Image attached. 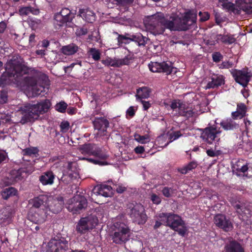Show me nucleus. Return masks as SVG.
Here are the masks:
<instances>
[{
    "instance_id": "c9c22d12",
    "label": "nucleus",
    "mask_w": 252,
    "mask_h": 252,
    "mask_svg": "<svg viewBox=\"0 0 252 252\" xmlns=\"http://www.w3.org/2000/svg\"><path fill=\"white\" fill-rule=\"evenodd\" d=\"M128 54L123 59H118L119 67L123 65H128L133 63L135 56L132 52L127 50Z\"/></svg>"
},
{
    "instance_id": "7ed1b4c3",
    "label": "nucleus",
    "mask_w": 252,
    "mask_h": 252,
    "mask_svg": "<svg viewBox=\"0 0 252 252\" xmlns=\"http://www.w3.org/2000/svg\"><path fill=\"white\" fill-rule=\"evenodd\" d=\"M28 66L19 62L9 63L6 65L5 72L0 77V84L3 87L6 85L10 78L18 81L20 78L29 72Z\"/></svg>"
},
{
    "instance_id": "338daca9",
    "label": "nucleus",
    "mask_w": 252,
    "mask_h": 252,
    "mask_svg": "<svg viewBox=\"0 0 252 252\" xmlns=\"http://www.w3.org/2000/svg\"><path fill=\"white\" fill-rule=\"evenodd\" d=\"M151 199L153 203L156 204H159L161 201L160 197L155 193L152 194Z\"/></svg>"
},
{
    "instance_id": "f3484780",
    "label": "nucleus",
    "mask_w": 252,
    "mask_h": 252,
    "mask_svg": "<svg viewBox=\"0 0 252 252\" xmlns=\"http://www.w3.org/2000/svg\"><path fill=\"white\" fill-rule=\"evenodd\" d=\"M231 73L237 83L244 87L247 86L251 78L248 72L242 70H234Z\"/></svg>"
},
{
    "instance_id": "9d476101",
    "label": "nucleus",
    "mask_w": 252,
    "mask_h": 252,
    "mask_svg": "<svg viewBox=\"0 0 252 252\" xmlns=\"http://www.w3.org/2000/svg\"><path fill=\"white\" fill-rule=\"evenodd\" d=\"M29 68V72L26 74H28L29 72L31 73V76H28L25 77L22 80V83L24 86L27 87H34L37 85V82L38 79H42L45 84H47L49 82L48 76L41 72L33 68H30L28 66Z\"/></svg>"
},
{
    "instance_id": "37998d69",
    "label": "nucleus",
    "mask_w": 252,
    "mask_h": 252,
    "mask_svg": "<svg viewBox=\"0 0 252 252\" xmlns=\"http://www.w3.org/2000/svg\"><path fill=\"white\" fill-rule=\"evenodd\" d=\"M101 63L106 66L119 67L118 59H112L108 58L105 60H102Z\"/></svg>"
},
{
    "instance_id": "f704fd0d",
    "label": "nucleus",
    "mask_w": 252,
    "mask_h": 252,
    "mask_svg": "<svg viewBox=\"0 0 252 252\" xmlns=\"http://www.w3.org/2000/svg\"><path fill=\"white\" fill-rule=\"evenodd\" d=\"M151 93V89L148 87L139 88L136 90V97L137 99H142L148 98Z\"/></svg>"
},
{
    "instance_id": "7c9ffc66",
    "label": "nucleus",
    "mask_w": 252,
    "mask_h": 252,
    "mask_svg": "<svg viewBox=\"0 0 252 252\" xmlns=\"http://www.w3.org/2000/svg\"><path fill=\"white\" fill-rule=\"evenodd\" d=\"M244 162V160L239 159L233 165L232 167L236 171L242 172L245 175L246 172L248 171H250L252 168L251 166L248 167L247 162Z\"/></svg>"
},
{
    "instance_id": "49530a36",
    "label": "nucleus",
    "mask_w": 252,
    "mask_h": 252,
    "mask_svg": "<svg viewBox=\"0 0 252 252\" xmlns=\"http://www.w3.org/2000/svg\"><path fill=\"white\" fill-rule=\"evenodd\" d=\"M134 139L141 144H145L149 142L150 139L147 135H140L135 134L134 135Z\"/></svg>"
},
{
    "instance_id": "bf43d9fd",
    "label": "nucleus",
    "mask_w": 252,
    "mask_h": 252,
    "mask_svg": "<svg viewBox=\"0 0 252 252\" xmlns=\"http://www.w3.org/2000/svg\"><path fill=\"white\" fill-rule=\"evenodd\" d=\"M218 66L219 68L220 69H228L233 66V63L232 62L225 61L219 64Z\"/></svg>"
},
{
    "instance_id": "4d7b16f0",
    "label": "nucleus",
    "mask_w": 252,
    "mask_h": 252,
    "mask_svg": "<svg viewBox=\"0 0 252 252\" xmlns=\"http://www.w3.org/2000/svg\"><path fill=\"white\" fill-rule=\"evenodd\" d=\"M182 135V134H181L180 131L178 130L172 132L169 135L170 142L177 139Z\"/></svg>"
},
{
    "instance_id": "0eeeda50",
    "label": "nucleus",
    "mask_w": 252,
    "mask_h": 252,
    "mask_svg": "<svg viewBox=\"0 0 252 252\" xmlns=\"http://www.w3.org/2000/svg\"><path fill=\"white\" fill-rule=\"evenodd\" d=\"M75 14L66 7H63L60 12L55 13L53 23L56 29H60L63 27H72V21L75 17Z\"/></svg>"
},
{
    "instance_id": "393cba45",
    "label": "nucleus",
    "mask_w": 252,
    "mask_h": 252,
    "mask_svg": "<svg viewBox=\"0 0 252 252\" xmlns=\"http://www.w3.org/2000/svg\"><path fill=\"white\" fill-rule=\"evenodd\" d=\"M220 126L226 131L238 129L239 125L231 119L222 120L220 124Z\"/></svg>"
},
{
    "instance_id": "a211bd4d",
    "label": "nucleus",
    "mask_w": 252,
    "mask_h": 252,
    "mask_svg": "<svg viewBox=\"0 0 252 252\" xmlns=\"http://www.w3.org/2000/svg\"><path fill=\"white\" fill-rule=\"evenodd\" d=\"M24 174H26L25 171L23 168L13 169L9 172L7 176L8 183L9 184L15 183L22 180L24 178Z\"/></svg>"
},
{
    "instance_id": "69168bd1",
    "label": "nucleus",
    "mask_w": 252,
    "mask_h": 252,
    "mask_svg": "<svg viewBox=\"0 0 252 252\" xmlns=\"http://www.w3.org/2000/svg\"><path fill=\"white\" fill-rule=\"evenodd\" d=\"M215 20L217 25L220 26L223 22V20L219 12H216L215 13Z\"/></svg>"
},
{
    "instance_id": "cd10ccee",
    "label": "nucleus",
    "mask_w": 252,
    "mask_h": 252,
    "mask_svg": "<svg viewBox=\"0 0 252 252\" xmlns=\"http://www.w3.org/2000/svg\"><path fill=\"white\" fill-rule=\"evenodd\" d=\"M34 220L32 221L35 223L40 224L44 222L47 217V208L38 210L33 215Z\"/></svg>"
},
{
    "instance_id": "20e7f679",
    "label": "nucleus",
    "mask_w": 252,
    "mask_h": 252,
    "mask_svg": "<svg viewBox=\"0 0 252 252\" xmlns=\"http://www.w3.org/2000/svg\"><path fill=\"white\" fill-rule=\"evenodd\" d=\"M160 218H164L165 226L177 232L178 234L184 237L188 231L185 221L178 215L173 213H161Z\"/></svg>"
},
{
    "instance_id": "79ce46f5",
    "label": "nucleus",
    "mask_w": 252,
    "mask_h": 252,
    "mask_svg": "<svg viewBox=\"0 0 252 252\" xmlns=\"http://www.w3.org/2000/svg\"><path fill=\"white\" fill-rule=\"evenodd\" d=\"M17 193L16 189L12 187H10L4 189L1 192V195L3 199H7L10 196L16 195Z\"/></svg>"
},
{
    "instance_id": "680f3d73",
    "label": "nucleus",
    "mask_w": 252,
    "mask_h": 252,
    "mask_svg": "<svg viewBox=\"0 0 252 252\" xmlns=\"http://www.w3.org/2000/svg\"><path fill=\"white\" fill-rule=\"evenodd\" d=\"M7 93L4 90L1 91L0 94V102L1 103H5L7 101Z\"/></svg>"
},
{
    "instance_id": "6e6d98bb",
    "label": "nucleus",
    "mask_w": 252,
    "mask_h": 252,
    "mask_svg": "<svg viewBox=\"0 0 252 252\" xmlns=\"http://www.w3.org/2000/svg\"><path fill=\"white\" fill-rule=\"evenodd\" d=\"M237 110H238L245 117L247 112V107L243 103H239L237 106Z\"/></svg>"
},
{
    "instance_id": "6e6552de",
    "label": "nucleus",
    "mask_w": 252,
    "mask_h": 252,
    "mask_svg": "<svg viewBox=\"0 0 252 252\" xmlns=\"http://www.w3.org/2000/svg\"><path fill=\"white\" fill-rule=\"evenodd\" d=\"M114 232L112 235L113 243L122 245L129 240L130 230L126 223L117 221L114 223Z\"/></svg>"
},
{
    "instance_id": "f257e3e1",
    "label": "nucleus",
    "mask_w": 252,
    "mask_h": 252,
    "mask_svg": "<svg viewBox=\"0 0 252 252\" xmlns=\"http://www.w3.org/2000/svg\"><path fill=\"white\" fill-rule=\"evenodd\" d=\"M51 105L49 99H46L37 104L27 103L20 108L23 123L31 122L37 119L40 115L47 112Z\"/></svg>"
},
{
    "instance_id": "3c124183",
    "label": "nucleus",
    "mask_w": 252,
    "mask_h": 252,
    "mask_svg": "<svg viewBox=\"0 0 252 252\" xmlns=\"http://www.w3.org/2000/svg\"><path fill=\"white\" fill-rule=\"evenodd\" d=\"M32 96L35 97L39 95H43L42 94L44 88L40 87V88H37V86H35L32 88Z\"/></svg>"
},
{
    "instance_id": "2eb2a0df",
    "label": "nucleus",
    "mask_w": 252,
    "mask_h": 252,
    "mask_svg": "<svg viewBox=\"0 0 252 252\" xmlns=\"http://www.w3.org/2000/svg\"><path fill=\"white\" fill-rule=\"evenodd\" d=\"M68 247V241L64 238L52 239L48 244L47 252H65Z\"/></svg>"
},
{
    "instance_id": "603ef678",
    "label": "nucleus",
    "mask_w": 252,
    "mask_h": 252,
    "mask_svg": "<svg viewBox=\"0 0 252 252\" xmlns=\"http://www.w3.org/2000/svg\"><path fill=\"white\" fill-rule=\"evenodd\" d=\"M212 60L215 63H219L223 59V56L220 52H215L212 55Z\"/></svg>"
},
{
    "instance_id": "aec40b11",
    "label": "nucleus",
    "mask_w": 252,
    "mask_h": 252,
    "mask_svg": "<svg viewBox=\"0 0 252 252\" xmlns=\"http://www.w3.org/2000/svg\"><path fill=\"white\" fill-rule=\"evenodd\" d=\"M56 175L53 172L49 170L44 172L39 176V181L44 186L52 185L54 183Z\"/></svg>"
},
{
    "instance_id": "0e129e2a",
    "label": "nucleus",
    "mask_w": 252,
    "mask_h": 252,
    "mask_svg": "<svg viewBox=\"0 0 252 252\" xmlns=\"http://www.w3.org/2000/svg\"><path fill=\"white\" fill-rule=\"evenodd\" d=\"M184 103H181L180 102L179 100H174L173 101L171 104H170V107L171 109L173 110H174L175 109L178 108V112H179L180 106H181V104H183Z\"/></svg>"
},
{
    "instance_id": "4468645a",
    "label": "nucleus",
    "mask_w": 252,
    "mask_h": 252,
    "mask_svg": "<svg viewBox=\"0 0 252 252\" xmlns=\"http://www.w3.org/2000/svg\"><path fill=\"white\" fill-rule=\"evenodd\" d=\"M149 68L153 72H163L166 75H169L172 73L175 74L177 72V68L172 66L171 63L163 62L161 63L151 62L149 64Z\"/></svg>"
},
{
    "instance_id": "9b49d317",
    "label": "nucleus",
    "mask_w": 252,
    "mask_h": 252,
    "mask_svg": "<svg viewBox=\"0 0 252 252\" xmlns=\"http://www.w3.org/2000/svg\"><path fill=\"white\" fill-rule=\"evenodd\" d=\"M97 223L98 219L95 216L90 215L87 217L81 218L76 225V230L78 233L85 234L94 229Z\"/></svg>"
},
{
    "instance_id": "a18cd8bd",
    "label": "nucleus",
    "mask_w": 252,
    "mask_h": 252,
    "mask_svg": "<svg viewBox=\"0 0 252 252\" xmlns=\"http://www.w3.org/2000/svg\"><path fill=\"white\" fill-rule=\"evenodd\" d=\"M22 152L24 156H31L37 154L38 150L36 147H30L23 150Z\"/></svg>"
},
{
    "instance_id": "b1692460",
    "label": "nucleus",
    "mask_w": 252,
    "mask_h": 252,
    "mask_svg": "<svg viewBox=\"0 0 252 252\" xmlns=\"http://www.w3.org/2000/svg\"><path fill=\"white\" fill-rule=\"evenodd\" d=\"M225 252H245L241 245L236 241H230L224 246Z\"/></svg>"
},
{
    "instance_id": "5fc2aeb1",
    "label": "nucleus",
    "mask_w": 252,
    "mask_h": 252,
    "mask_svg": "<svg viewBox=\"0 0 252 252\" xmlns=\"http://www.w3.org/2000/svg\"><path fill=\"white\" fill-rule=\"evenodd\" d=\"M198 15L200 17L199 21L201 22L207 21L209 19L210 16V14L208 12L200 11Z\"/></svg>"
},
{
    "instance_id": "c03bdc74",
    "label": "nucleus",
    "mask_w": 252,
    "mask_h": 252,
    "mask_svg": "<svg viewBox=\"0 0 252 252\" xmlns=\"http://www.w3.org/2000/svg\"><path fill=\"white\" fill-rule=\"evenodd\" d=\"M88 54L95 61H97L100 59L101 53L98 49L95 48H90L88 51Z\"/></svg>"
},
{
    "instance_id": "864d4df0",
    "label": "nucleus",
    "mask_w": 252,
    "mask_h": 252,
    "mask_svg": "<svg viewBox=\"0 0 252 252\" xmlns=\"http://www.w3.org/2000/svg\"><path fill=\"white\" fill-rule=\"evenodd\" d=\"M161 191L165 197H170L171 196V194L173 193V189L171 188L165 187L162 189Z\"/></svg>"
},
{
    "instance_id": "bb28decb",
    "label": "nucleus",
    "mask_w": 252,
    "mask_h": 252,
    "mask_svg": "<svg viewBox=\"0 0 252 252\" xmlns=\"http://www.w3.org/2000/svg\"><path fill=\"white\" fill-rule=\"evenodd\" d=\"M219 2L223 9L228 12H232L235 15L239 13V10L237 9V4L235 5L228 0H219Z\"/></svg>"
},
{
    "instance_id": "ea45409f",
    "label": "nucleus",
    "mask_w": 252,
    "mask_h": 252,
    "mask_svg": "<svg viewBox=\"0 0 252 252\" xmlns=\"http://www.w3.org/2000/svg\"><path fill=\"white\" fill-rule=\"evenodd\" d=\"M76 178V177H74L73 173L67 172L65 171H63L62 177L59 179V183H63L65 185L69 184L73 178Z\"/></svg>"
},
{
    "instance_id": "5701e85b",
    "label": "nucleus",
    "mask_w": 252,
    "mask_h": 252,
    "mask_svg": "<svg viewBox=\"0 0 252 252\" xmlns=\"http://www.w3.org/2000/svg\"><path fill=\"white\" fill-rule=\"evenodd\" d=\"M112 188L111 186L107 185H101L95 187L93 189L92 192L96 195H100L104 197H108L110 196Z\"/></svg>"
},
{
    "instance_id": "f03ea898",
    "label": "nucleus",
    "mask_w": 252,
    "mask_h": 252,
    "mask_svg": "<svg viewBox=\"0 0 252 252\" xmlns=\"http://www.w3.org/2000/svg\"><path fill=\"white\" fill-rule=\"evenodd\" d=\"M151 25L155 34H161L165 29L176 31V16H165L162 12H157L150 18Z\"/></svg>"
},
{
    "instance_id": "6ab92c4d",
    "label": "nucleus",
    "mask_w": 252,
    "mask_h": 252,
    "mask_svg": "<svg viewBox=\"0 0 252 252\" xmlns=\"http://www.w3.org/2000/svg\"><path fill=\"white\" fill-rule=\"evenodd\" d=\"M93 124L95 129L101 131L104 134L109 126V122L104 117H95Z\"/></svg>"
},
{
    "instance_id": "a878e982",
    "label": "nucleus",
    "mask_w": 252,
    "mask_h": 252,
    "mask_svg": "<svg viewBox=\"0 0 252 252\" xmlns=\"http://www.w3.org/2000/svg\"><path fill=\"white\" fill-rule=\"evenodd\" d=\"M48 197L45 195H40L37 197H34L31 200V203L32 204V206L36 208H39L42 207V208H46L45 206L44 203H46L47 201Z\"/></svg>"
},
{
    "instance_id": "ddd939ff",
    "label": "nucleus",
    "mask_w": 252,
    "mask_h": 252,
    "mask_svg": "<svg viewBox=\"0 0 252 252\" xmlns=\"http://www.w3.org/2000/svg\"><path fill=\"white\" fill-rule=\"evenodd\" d=\"M93 156L94 158H83L82 159L101 166L108 164L106 160L108 158L109 155L106 150H103L101 148L96 146Z\"/></svg>"
},
{
    "instance_id": "09e8293b",
    "label": "nucleus",
    "mask_w": 252,
    "mask_h": 252,
    "mask_svg": "<svg viewBox=\"0 0 252 252\" xmlns=\"http://www.w3.org/2000/svg\"><path fill=\"white\" fill-rule=\"evenodd\" d=\"M67 107V104L64 101H61L55 105V109L60 112L64 113Z\"/></svg>"
},
{
    "instance_id": "2f4dec72",
    "label": "nucleus",
    "mask_w": 252,
    "mask_h": 252,
    "mask_svg": "<svg viewBox=\"0 0 252 252\" xmlns=\"http://www.w3.org/2000/svg\"><path fill=\"white\" fill-rule=\"evenodd\" d=\"M148 40V38L141 33L129 35V40L137 43L138 46H145Z\"/></svg>"
},
{
    "instance_id": "a19ab883",
    "label": "nucleus",
    "mask_w": 252,
    "mask_h": 252,
    "mask_svg": "<svg viewBox=\"0 0 252 252\" xmlns=\"http://www.w3.org/2000/svg\"><path fill=\"white\" fill-rule=\"evenodd\" d=\"M234 208L236 210L237 213L242 217L250 215V210L244 205L237 204L234 206Z\"/></svg>"
},
{
    "instance_id": "1a4fd4ad",
    "label": "nucleus",
    "mask_w": 252,
    "mask_h": 252,
    "mask_svg": "<svg viewBox=\"0 0 252 252\" xmlns=\"http://www.w3.org/2000/svg\"><path fill=\"white\" fill-rule=\"evenodd\" d=\"M88 205V201L86 197L80 194H75L69 199L67 203V210L73 214L81 213Z\"/></svg>"
},
{
    "instance_id": "e433bc0d",
    "label": "nucleus",
    "mask_w": 252,
    "mask_h": 252,
    "mask_svg": "<svg viewBox=\"0 0 252 252\" xmlns=\"http://www.w3.org/2000/svg\"><path fill=\"white\" fill-rule=\"evenodd\" d=\"M78 47L74 43L64 46L62 48L63 53L66 55H72L78 51Z\"/></svg>"
},
{
    "instance_id": "052dcab7",
    "label": "nucleus",
    "mask_w": 252,
    "mask_h": 252,
    "mask_svg": "<svg viewBox=\"0 0 252 252\" xmlns=\"http://www.w3.org/2000/svg\"><path fill=\"white\" fill-rule=\"evenodd\" d=\"M60 127L61 131L66 132L69 128V123L67 121H63L60 125Z\"/></svg>"
},
{
    "instance_id": "774afa93",
    "label": "nucleus",
    "mask_w": 252,
    "mask_h": 252,
    "mask_svg": "<svg viewBox=\"0 0 252 252\" xmlns=\"http://www.w3.org/2000/svg\"><path fill=\"white\" fill-rule=\"evenodd\" d=\"M231 116H232V118H233V119H234V120H237L238 119H242L243 117H244V116L242 114V113H241L237 110L236 111L232 113Z\"/></svg>"
},
{
    "instance_id": "58836bf2",
    "label": "nucleus",
    "mask_w": 252,
    "mask_h": 252,
    "mask_svg": "<svg viewBox=\"0 0 252 252\" xmlns=\"http://www.w3.org/2000/svg\"><path fill=\"white\" fill-rule=\"evenodd\" d=\"M218 39L222 43L231 44L236 41L234 35L232 34H219Z\"/></svg>"
},
{
    "instance_id": "13d9d810",
    "label": "nucleus",
    "mask_w": 252,
    "mask_h": 252,
    "mask_svg": "<svg viewBox=\"0 0 252 252\" xmlns=\"http://www.w3.org/2000/svg\"><path fill=\"white\" fill-rule=\"evenodd\" d=\"M31 6L22 7L19 8V13L21 16H27L30 14Z\"/></svg>"
},
{
    "instance_id": "dca6fc26",
    "label": "nucleus",
    "mask_w": 252,
    "mask_h": 252,
    "mask_svg": "<svg viewBox=\"0 0 252 252\" xmlns=\"http://www.w3.org/2000/svg\"><path fill=\"white\" fill-rule=\"evenodd\" d=\"M215 225L224 232H229L233 228V224L226 216L222 214H217L214 217Z\"/></svg>"
},
{
    "instance_id": "8fccbe9b",
    "label": "nucleus",
    "mask_w": 252,
    "mask_h": 252,
    "mask_svg": "<svg viewBox=\"0 0 252 252\" xmlns=\"http://www.w3.org/2000/svg\"><path fill=\"white\" fill-rule=\"evenodd\" d=\"M76 163L75 162L68 161L66 166L67 172L73 173V174H76L75 170H76Z\"/></svg>"
},
{
    "instance_id": "473e14b6",
    "label": "nucleus",
    "mask_w": 252,
    "mask_h": 252,
    "mask_svg": "<svg viewBox=\"0 0 252 252\" xmlns=\"http://www.w3.org/2000/svg\"><path fill=\"white\" fill-rule=\"evenodd\" d=\"M52 204L53 205H51V210L55 213L57 214L61 212L62 210L63 205L64 204V200L63 197H58L54 199Z\"/></svg>"
},
{
    "instance_id": "e2e57ef3",
    "label": "nucleus",
    "mask_w": 252,
    "mask_h": 252,
    "mask_svg": "<svg viewBox=\"0 0 252 252\" xmlns=\"http://www.w3.org/2000/svg\"><path fill=\"white\" fill-rule=\"evenodd\" d=\"M88 32V29L87 28H81L77 29L75 33L77 36H81L87 34Z\"/></svg>"
},
{
    "instance_id": "72a5a7b5",
    "label": "nucleus",
    "mask_w": 252,
    "mask_h": 252,
    "mask_svg": "<svg viewBox=\"0 0 252 252\" xmlns=\"http://www.w3.org/2000/svg\"><path fill=\"white\" fill-rule=\"evenodd\" d=\"M96 146L91 143H86L79 147L80 152L83 155L93 156Z\"/></svg>"
},
{
    "instance_id": "c756f323",
    "label": "nucleus",
    "mask_w": 252,
    "mask_h": 252,
    "mask_svg": "<svg viewBox=\"0 0 252 252\" xmlns=\"http://www.w3.org/2000/svg\"><path fill=\"white\" fill-rule=\"evenodd\" d=\"M237 9L239 10V13L236 15L241 14L242 11L247 14H252V4L246 2L244 0H240L237 2Z\"/></svg>"
},
{
    "instance_id": "423d86ee",
    "label": "nucleus",
    "mask_w": 252,
    "mask_h": 252,
    "mask_svg": "<svg viewBox=\"0 0 252 252\" xmlns=\"http://www.w3.org/2000/svg\"><path fill=\"white\" fill-rule=\"evenodd\" d=\"M196 20L197 14L193 10L186 12L182 18L176 16V31L195 30L197 28Z\"/></svg>"
},
{
    "instance_id": "de8ad7c7",
    "label": "nucleus",
    "mask_w": 252,
    "mask_h": 252,
    "mask_svg": "<svg viewBox=\"0 0 252 252\" xmlns=\"http://www.w3.org/2000/svg\"><path fill=\"white\" fill-rule=\"evenodd\" d=\"M161 215V213L158 214L156 216V218L157 220H156L155 224L153 226V228L155 230L158 229L162 225H165L164 218H160V216Z\"/></svg>"
},
{
    "instance_id": "4be33fe9",
    "label": "nucleus",
    "mask_w": 252,
    "mask_h": 252,
    "mask_svg": "<svg viewBox=\"0 0 252 252\" xmlns=\"http://www.w3.org/2000/svg\"><path fill=\"white\" fill-rule=\"evenodd\" d=\"M79 16L88 23H93L95 20V14L89 8H81L79 10Z\"/></svg>"
},
{
    "instance_id": "39448f33",
    "label": "nucleus",
    "mask_w": 252,
    "mask_h": 252,
    "mask_svg": "<svg viewBox=\"0 0 252 252\" xmlns=\"http://www.w3.org/2000/svg\"><path fill=\"white\" fill-rule=\"evenodd\" d=\"M125 214L128 216L131 220L138 224H144L147 220L143 206L136 202H129L126 206Z\"/></svg>"
},
{
    "instance_id": "f8f14e48",
    "label": "nucleus",
    "mask_w": 252,
    "mask_h": 252,
    "mask_svg": "<svg viewBox=\"0 0 252 252\" xmlns=\"http://www.w3.org/2000/svg\"><path fill=\"white\" fill-rule=\"evenodd\" d=\"M221 131L220 127L216 125H214L206 127L202 130L201 138L208 144H211L215 140L218 142L220 140L219 135Z\"/></svg>"
},
{
    "instance_id": "c85d7f7f",
    "label": "nucleus",
    "mask_w": 252,
    "mask_h": 252,
    "mask_svg": "<svg viewBox=\"0 0 252 252\" xmlns=\"http://www.w3.org/2000/svg\"><path fill=\"white\" fill-rule=\"evenodd\" d=\"M178 113L180 116L189 119L193 117L195 112L191 107H189L188 104L184 103L181 104Z\"/></svg>"
},
{
    "instance_id": "4c0bfd02",
    "label": "nucleus",
    "mask_w": 252,
    "mask_h": 252,
    "mask_svg": "<svg viewBox=\"0 0 252 252\" xmlns=\"http://www.w3.org/2000/svg\"><path fill=\"white\" fill-rule=\"evenodd\" d=\"M197 165L196 161H192L189 162L186 166L182 168H179L178 169V171L182 174H186L189 171L195 169L197 167Z\"/></svg>"
},
{
    "instance_id": "412c9836",
    "label": "nucleus",
    "mask_w": 252,
    "mask_h": 252,
    "mask_svg": "<svg viewBox=\"0 0 252 252\" xmlns=\"http://www.w3.org/2000/svg\"><path fill=\"white\" fill-rule=\"evenodd\" d=\"M224 84V77L222 75H213L211 77V81L209 82L206 89H215Z\"/></svg>"
}]
</instances>
